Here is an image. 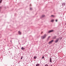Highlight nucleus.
<instances>
[{"mask_svg": "<svg viewBox=\"0 0 66 66\" xmlns=\"http://www.w3.org/2000/svg\"><path fill=\"white\" fill-rule=\"evenodd\" d=\"M60 40V38H58L56 39V40L55 41V43H57V42L59 41V40Z\"/></svg>", "mask_w": 66, "mask_h": 66, "instance_id": "2", "label": "nucleus"}, {"mask_svg": "<svg viewBox=\"0 0 66 66\" xmlns=\"http://www.w3.org/2000/svg\"><path fill=\"white\" fill-rule=\"evenodd\" d=\"M57 21H58V19H56L55 20V21H56V22H57Z\"/></svg>", "mask_w": 66, "mask_h": 66, "instance_id": "13", "label": "nucleus"}, {"mask_svg": "<svg viewBox=\"0 0 66 66\" xmlns=\"http://www.w3.org/2000/svg\"><path fill=\"white\" fill-rule=\"evenodd\" d=\"M51 66H52V65H51Z\"/></svg>", "mask_w": 66, "mask_h": 66, "instance_id": "23", "label": "nucleus"}, {"mask_svg": "<svg viewBox=\"0 0 66 66\" xmlns=\"http://www.w3.org/2000/svg\"><path fill=\"white\" fill-rule=\"evenodd\" d=\"M22 50H24L25 48H23V47H22L21 48Z\"/></svg>", "mask_w": 66, "mask_h": 66, "instance_id": "9", "label": "nucleus"}, {"mask_svg": "<svg viewBox=\"0 0 66 66\" xmlns=\"http://www.w3.org/2000/svg\"><path fill=\"white\" fill-rule=\"evenodd\" d=\"M37 58V57L36 56H35L34 57V58L35 59H36Z\"/></svg>", "mask_w": 66, "mask_h": 66, "instance_id": "12", "label": "nucleus"}, {"mask_svg": "<svg viewBox=\"0 0 66 66\" xmlns=\"http://www.w3.org/2000/svg\"><path fill=\"white\" fill-rule=\"evenodd\" d=\"M53 40H52L50 41L49 42H48V44H51L52 43H53Z\"/></svg>", "mask_w": 66, "mask_h": 66, "instance_id": "3", "label": "nucleus"}, {"mask_svg": "<svg viewBox=\"0 0 66 66\" xmlns=\"http://www.w3.org/2000/svg\"><path fill=\"white\" fill-rule=\"evenodd\" d=\"M62 5H65V3H63Z\"/></svg>", "mask_w": 66, "mask_h": 66, "instance_id": "8", "label": "nucleus"}, {"mask_svg": "<svg viewBox=\"0 0 66 66\" xmlns=\"http://www.w3.org/2000/svg\"><path fill=\"white\" fill-rule=\"evenodd\" d=\"M21 59H22V57H21Z\"/></svg>", "mask_w": 66, "mask_h": 66, "instance_id": "20", "label": "nucleus"}, {"mask_svg": "<svg viewBox=\"0 0 66 66\" xmlns=\"http://www.w3.org/2000/svg\"><path fill=\"white\" fill-rule=\"evenodd\" d=\"M51 16L52 17V16L53 17V15H52Z\"/></svg>", "mask_w": 66, "mask_h": 66, "instance_id": "21", "label": "nucleus"}, {"mask_svg": "<svg viewBox=\"0 0 66 66\" xmlns=\"http://www.w3.org/2000/svg\"><path fill=\"white\" fill-rule=\"evenodd\" d=\"M42 59H44V56H43V57L42 58Z\"/></svg>", "mask_w": 66, "mask_h": 66, "instance_id": "17", "label": "nucleus"}, {"mask_svg": "<svg viewBox=\"0 0 66 66\" xmlns=\"http://www.w3.org/2000/svg\"><path fill=\"white\" fill-rule=\"evenodd\" d=\"M54 20L52 19L51 21V22H53V21H54Z\"/></svg>", "mask_w": 66, "mask_h": 66, "instance_id": "11", "label": "nucleus"}, {"mask_svg": "<svg viewBox=\"0 0 66 66\" xmlns=\"http://www.w3.org/2000/svg\"><path fill=\"white\" fill-rule=\"evenodd\" d=\"M36 66H39V64L37 63V64L36 65Z\"/></svg>", "mask_w": 66, "mask_h": 66, "instance_id": "10", "label": "nucleus"}, {"mask_svg": "<svg viewBox=\"0 0 66 66\" xmlns=\"http://www.w3.org/2000/svg\"><path fill=\"white\" fill-rule=\"evenodd\" d=\"M49 62H50L51 63H52V59L51 57L50 59Z\"/></svg>", "mask_w": 66, "mask_h": 66, "instance_id": "4", "label": "nucleus"}, {"mask_svg": "<svg viewBox=\"0 0 66 66\" xmlns=\"http://www.w3.org/2000/svg\"><path fill=\"white\" fill-rule=\"evenodd\" d=\"M53 30H51L50 31H48V33H50V32H53Z\"/></svg>", "mask_w": 66, "mask_h": 66, "instance_id": "6", "label": "nucleus"}, {"mask_svg": "<svg viewBox=\"0 0 66 66\" xmlns=\"http://www.w3.org/2000/svg\"><path fill=\"white\" fill-rule=\"evenodd\" d=\"M45 66H48V65L47 64H45Z\"/></svg>", "mask_w": 66, "mask_h": 66, "instance_id": "16", "label": "nucleus"}, {"mask_svg": "<svg viewBox=\"0 0 66 66\" xmlns=\"http://www.w3.org/2000/svg\"><path fill=\"white\" fill-rule=\"evenodd\" d=\"M56 38V36H53V39H55V38Z\"/></svg>", "mask_w": 66, "mask_h": 66, "instance_id": "5", "label": "nucleus"}, {"mask_svg": "<svg viewBox=\"0 0 66 66\" xmlns=\"http://www.w3.org/2000/svg\"><path fill=\"white\" fill-rule=\"evenodd\" d=\"M30 10H32V8H30Z\"/></svg>", "mask_w": 66, "mask_h": 66, "instance_id": "19", "label": "nucleus"}, {"mask_svg": "<svg viewBox=\"0 0 66 66\" xmlns=\"http://www.w3.org/2000/svg\"><path fill=\"white\" fill-rule=\"evenodd\" d=\"M47 36V35L45 34L44 36H41L42 39H43L45 38Z\"/></svg>", "mask_w": 66, "mask_h": 66, "instance_id": "1", "label": "nucleus"}, {"mask_svg": "<svg viewBox=\"0 0 66 66\" xmlns=\"http://www.w3.org/2000/svg\"><path fill=\"white\" fill-rule=\"evenodd\" d=\"M50 38V36H49L48 37V40L49 39V38Z\"/></svg>", "mask_w": 66, "mask_h": 66, "instance_id": "14", "label": "nucleus"}, {"mask_svg": "<svg viewBox=\"0 0 66 66\" xmlns=\"http://www.w3.org/2000/svg\"><path fill=\"white\" fill-rule=\"evenodd\" d=\"M1 2H2V0L0 1V3H1Z\"/></svg>", "mask_w": 66, "mask_h": 66, "instance_id": "18", "label": "nucleus"}, {"mask_svg": "<svg viewBox=\"0 0 66 66\" xmlns=\"http://www.w3.org/2000/svg\"><path fill=\"white\" fill-rule=\"evenodd\" d=\"M42 17H45V15H43L42 16Z\"/></svg>", "mask_w": 66, "mask_h": 66, "instance_id": "15", "label": "nucleus"}, {"mask_svg": "<svg viewBox=\"0 0 66 66\" xmlns=\"http://www.w3.org/2000/svg\"><path fill=\"white\" fill-rule=\"evenodd\" d=\"M10 42H12V41H11Z\"/></svg>", "mask_w": 66, "mask_h": 66, "instance_id": "22", "label": "nucleus"}, {"mask_svg": "<svg viewBox=\"0 0 66 66\" xmlns=\"http://www.w3.org/2000/svg\"><path fill=\"white\" fill-rule=\"evenodd\" d=\"M18 34L19 35H21V33L20 32V31H19L18 32Z\"/></svg>", "mask_w": 66, "mask_h": 66, "instance_id": "7", "label": "nucleus"}]
</instances>
